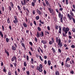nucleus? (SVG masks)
I'll return each instance as SVG.
<instances>
[{
  "label": "nucleus",
  "instance_id": "nucleus-1",
  "mask_svg": "<svg viewBox=\"0 0 75 75\" xmlns=\"http://www.w3.org/2000/svg\"><path fill=\"white\" fill-rule=\"evenodd\" d=\"M67 16L70 20H72V19H73L74 23H75V20L74 18H73V17H72L71 15H70L69 13H68Z\"/></svg>",
  "mask_w": 75,
  "mask_h": 75
},
{
  "label": "nucleus",
  "instance_id": "nucleus-2",
  "mask_svg": "<svg viewBox=\"0 0 75 75\" xmlns=\"http://www.w3.org/2000/svg\"><path fill=\"white\" fill-rule=\"evenodd\" d=\"M58 16L59 18H61L60 20L62 23H63V14H61L60 12L59 13Z\"/></svg>",
  "mask_w": 75,
  "mask_h": 75
},
{
  "label": "nucleus",
  "instance_id": "nucleus-3",
  "mask_svg": "<svg viewBox=\"0 0 75 75\" xmlns=\"http://www.w3.org/2000/svg\"><path fill=\"white\" fill-rule=\"evenodd\" d=\"M58 45H59L60 48H61L62 47V44L61 42V39H59V42L57 43Z\"/></svg>",
  "mask_w": 75,
  "mask_h": 75
},
{
  "label": "nucleus",
  "instance_id": "nucleus-4",
  "mask_svg": "<svg viewBox=\"0 0 75 75\" xmlns=\"http://www.w3.org/2000/svg\"><path fill=\"white\" fill-rule=\"evenodd\" d=\"M15 61L16 62L17 60V57L15 56H13V57L12 58H11V61L12 62H13L14 61Z\"/></svg>",
  "mask_w": 75,
  "mask_h": 75
},
{
  "label": "nucleus",
  "instance_id": "nucleus-5",
  "mask_svg": "<svg viewBox=\"0 0 75 75\" xmlns=\"http://www.w3.org/2000/svg\"><path fill=\"white\" fill-rule=\"evenodd\" d=\"M36 69H37V70H38V71H39V72H42V69L40 67H39V66H38L37 67Z\"/></svg>",
  "mask_w": 75,
  "mask_h": 75
},
{
  "label": "nucleus",
  "instance_id": "nucleus-6",
  "mask_svg": "<svg viewBox=\"0 0 75 75\" xmlns=\"http://www.w3.org/2000/svg\"><path fill=\"white\" fill-rule=\"evenodd\" d=\"M14 18L15 20L13 21V23L15 24H16V23H18V19H17V16H15Z\"/></svg>",
  "mask_w": 75,
  "mask_h": 75
},
{
  "label": "nucleus",
  "instance_id": "nucleus-7",
  "mask_svg": "<svg viewBox=\"0 0 75 75\" xmlns=\"http://www.w3.org/2000/svg\"><path fill=\"white\" fill-rule=\"evenodd\" d=\"M23 42V41L22 40L21 41V44L22 45V47H23L24 48V49H25V50L26 49V48H25V45L23 44V43H22Z\"/></svg>",
  "mask_w": 75,
  "mask_h": 75
},
{
  "label": "nucleus",
  "instance_id": "nucleus-8",
  "mask_svg": "<svg viewBox=\"0 0 75 75\" xmlns=\"http://www.w3.org/2000/svg\"><path fill=\"white\" fill-rule=\"evenodd\" d=\"M45 2L46 3V4L47 6H48L49 7H50V6H51L49 2H48V1H47V0H45Z\"/></svg>",
  "mask_w": 75,
  "mask_h": 75
},
{
  "label": "nucleus",
  "instance_id": "nucleus-9",
  "mask_svg": "<svg viewBox=\"0 0 75 75\" xmlns=\"http://www.w3.org/2000/svg\"><path fill=\"white\" fill-rule=\"evenodd\" d=\"M23 25L25 28H27V25L25 22H23Z\"/></svg>",
  "mask_w": 75,
  "mask_h": 75
},
{
  "label": "nucleus",
  "instance_id": "nucleus-10",
  "mask_svg": "<svg viewBox=\"0 0 75 75\" xmlns=\"http://www.w3.org/2000/svg\"><path fill=\"white\" fill-rule=\"evenodd\" d=\"M11 49L13 50V51H16V47L14 46V45H13Z\"/></svg>",
  "mask_w": 75,
  "mask_h": 75
},
{
  "label": "nucleus",
  "instance_id": "nucleus-11",
  "mask_svg": "<svg viewBox=\"0 0 75 75\" xmlns=\"http://www.w3.org/2000/svg\"><path fill=\"white\" fill-rule=\"evenodd\" d=\"M36 11H37V13H38V14H39V15H41V14L42 13L40 11V10H39V9H37Z\"/></svg>",
  "mask_w": 75,
  "mask_h": 75
},
{
  "label": "nucleus",
  "instance_id": "nucleus-12",
  "mask_svg": "<svg viewBox=\"0 0 75 75\" xmlns=\"http://www.w3.org/2000/svg\"><path fill=\"white\" fill-rule=\"evenodd\" d=\"M48 10H49V11L50 13L54 11V10L53 9H52L51 8H49Z\"/></svg>",
  "mask_w": 75,
  "mask_h": 75
},
{
  "label": "nucleus",
  "instance_id": "nucleus-13",
  "mask_svg": "<svg viewBox=\"0 0 75 75\" xmlns=\"http://www.w3.org/2000/svg\"><path fill=\"white\" fill-rule=\"evenodd\" d=\"M74 59H72L71 60V61H70V63L71 65H72V64H74Z\"/></svg>",
  "mask_w": 75,
  "mask_h": 75
},
{
  "label": "nucleus",
  "instance_id": "nucleus-14",
  "mask_svg": "<svg viewBox=\"0 0 75 75\" xmlns=\"http://www.w3.org/2000/svg\"><path fill=\"white\" fill-rule=\"evenodd\" d=\"M65 33H63V35L64 37H67V31H65Z\"/></svg>",
  "mask_w": 75,
  "mask_h": 75
},
{
  "label": "nucleus",
  "instance_id": "nucleus-15",
  "mask_svg": "<svg viewBox=\"0 0 75 75\" xmlns=\"http://www.w3.org/2000/svg\"><path fill=\"white\" fill-rule=\"evenodd\" d=\"M41 42L43 43L44 44H46L47 43V41H46V40H42Z\"/></svg>",
  "mask_w": 75,
  "mask_h": 75
},
{
  "label": "nucleus",
  "instance_id": "nucleus-16",
  "mask_svg": "<svg viewBox=\"0 0 75 75\" xmlns=\"http://www.w3.org/2000/svg\"><path fill=\"white\" fill-rule=\"evenodd\" d=\"M36 36L38 38H39V37H40V33H39V32H38V31L37 32V34L36 35Z\"/></svg>",
  "mask_w": 75,
  "mask_h": 75
},
{
  "label": "nucleus",
  "instance_id": "nucleus-17",
  "mask_svg": "<svg viewBox=\"0 0 75 75\" xmlns=\"http://www.w3.org/2000/svg\"><path fill=\"white\" fill-rule=\"evenodd\" d=\"M5 52H6V54H7V57H9V52H8L7 51V50H5Z\"/></svg>",
  "mask_w": 75,
  "mask_h": 75
},
{
  "label": "nucleus",
  "instance_id": "nucleus-18",
  "mask_svg": "<svg viewBox=\"0 0 75 75\" xmlns=\"http://www.w3.org/2000/svg\"><path fill=\"white\" fill-rule=\"evenodd\" d=\"M52 50L53 54H54V53H55V52H56V50H55V49H54V47H52Z\"/></svg>",
  "mask_w": 75,
  "mask_h": 75
},
{
  "label": "nucleus",
  "instance_id": "nucleus-19",
  "mask_svg": "<svg viewBox=\"0 0 75 75\" xmlns=\"http://www.w3.org/2000/svg\"><path fill=\"white\" fill-rule=\"evenodd\" d=\"M27 0H23V4L25 6L27 4Z\"/></svg>",
  "mask_w": 75,
  "mask_h": 75
},
{
  "label": "nucleus",
  "instance_id": "nucleus-20",
  "mask_svg": "<svg viewBox=\"0 0 75 75\" xmlns=\"http://www.w3.org/2000/svg\"><path fill=\"white\" fill-rule=\"evenodd\" d=\"M10 4L11 6V7L13 8H14V5L13 4V3L12 2H11Z\"/></svg>",
  "mask_w": 75,
  "mask_h": 75
},
{
  "label": "nucleus",
  "instance_id": "nucleus-21",
  "mask_svg": "<svg viewBox=\"0 0 75 75\" xmlns=\"http://www.w3.org/2000/svg\"><path fill=\"white\" fill-rule=\"evenodd\" d=\"M70 14L71 15V16L72 17H74V13H73L72 12L71 10L70 11Z\"/></svg>",
  "mask_w": 75,
  "mask_h": 75
},
{
  "label": "nucleus",
  "instance_id": "nucleus-22",
  "mask_svg": "<svg viewBox=\"0 0 75 75\" xmlns=\"http://www.w3.org/2000/svg\"><path fill=\"white\" fill-rule=\"evenodd\" d=\"M0 35L1 36L2 38H3V34L1 31H0Z\"/></svg>",
  "mask_w": 75,
  "mask_h": 75
},
{
  "label": "nucleus",
  "instance_id": "nucleus-23",
  "mask_svg": "<svg viewBox=\"0 0 75 75\" xmlns=\"http://www.w3.org/2000/svg\"><path fill=\"white\" fill-rule=\"evenodd\" d=\"M7 22V23L8 24H10V23L11 22H10V18H8Z\"/></svg>",
  "mask_w": 75,
  "mask_h": 75
},
{
  "label": "nucleus",
  "instance_id": "nucleus-24",
  "mask_svg": "<svg viewBox=\"0 0 75 75\" xmlns=\"http://www.w3.org/2000/svg\"><path fill=\"white\" fill-rule=\"evenodd\" d=\"M65 64V66L67 68H69V67H71V65H70L68 64Z\"/></svg>",
  "mask_w": 75,
  "mask_h": 75
},
{
  "label": "nucleus",
  "instance_id": "nucleus-25",
  "mask_svg": "<svg viewBox=\"0 0 75 75\" xmlns=\"http://www.w3.org/2000/svg\"><path fill=\"white\" fill-rule=\"evenodd\" d=\"M17 61H16V62L15 61V62L13 63V64H14V66L15 67H16L17 66Z\"/></svg>",
  "mask_w": 75,
  "mask_h": 75
},
{
  "label": "nucleus",
  "instance_id": "nucleus-26",
  "mask_svg": "<svg viewBox=\"0 0 75 75\" xmlns=\"http://www.w3.org/2000/svg\"><path fill=\"white\" fill-rule=\"evenodd\" d=\"M55 75H59V73L58 71L57 70L55 72Z\"/></svg>",
  "mask_w": 75,
  "mask_h": 75
},
{
  "label": "nucleus",
  "instance_id": "nucleus-27",
  "mask_svg": "<svg viewBox=\"0 0 75 75\" xmlns=\"http://www.w3.org/2000/svg\"><path fill=\"white\" fill-rule=\"evenodd\" d=\"M4 69H3V71L4 72H6V68L5 67H4Z\"/></svg>",
  "mask_w": 75,
  "mask_h": 75
},
{
  "label": "nucleus",
  "instance_id": "nucleus-28",
  "mask_svg": "<svg viewBox=\"0 0 75 75\" xmlns=\"http://www.w3.org/2000/svg\"><path fill=\"white\" fill-rule=\"evenodd\" d=\"M58 26H57V25L56 24L55 25V28L56 30H58Z\"/></svg>",
  "mask_w": 75,
  "mask_h": 75
},
{
  "label": "nucleus",
  "instance_id": "nucleus-29",
  "mask_svg": "<svg viewBox=\"0 0 75 75\" xmlns=\"http://www.w3.org/2000/svg\"><path fill=\"white\" fill-rule=\"evenodd\" d=\"M56 42H57V43H58V42H59V39H58V38L57 37H56Z\"/></svg>",
  "mask_w": 75,
  "mask_h": 75
},
{
  "label": "nucleus",
  "instance_id": "nucleus-30",
  "mask_svg": "<svg viewBox=\"0 0 75 75\" xmlns=\"http://www.w3.org/2000/svg\"><path fill=\"white\" fill-rule=\"evenodd\" d=\"M63 30L64 32H65V31H67V30H66V28L65 27H64L63 28Z\"/></svg>",
  "mask_w": 75,
  "mask_h": 75
},
{
  "label": "nucleus",
  "instance_id": "nucleus-31",
  "mask_svg": "<svg viewBox=\"0 0 75 75\" xmlns=\"http://www.w3.org/2000/svg\"><path fill=\"white\" fill-rule=\"evenodd\" d=\"M39 23H40L42 24H44V22L43 21H42V20H40L39 21Z\"/></svg>",
  "mask_w": 75,
  "mask_h": 75
},
{
  "label": "nucleus",
  "instance_id": "nucleus-32",
  "mask_svg": "<svg viewBox=\"0 0 75 75\" xmlns=\"http://www.w3.org/2000/svg\"><path fill=\"white\" fill-rule=\"evenodd\" d=\"M9 71L8 72V75H11V72L10 70H8Z\"/></svg>",
  "mask_w": 75,
  "mask_h": 75
},
{
  "label": "nucleus",
  "instance_id": "nucleus-33",
  "mask_svg": "<svg viewBox=\"0 0 75 75\" xmlns=\"http://www.w3.org/2000/svg\"><path fill=\"white\" fill-rule=\"evenodd\" d=\"M45 35H47V34H48V35H50V33H49V32H48V30H46L45 31Z\"/></svg>",
  "mask_w": 75,
  "mask_h": 75
},
{
  "label": "nucleus",
  "instance_id": "nucleus-34",
  "mask_svg": "<svg viewBox=\"0 0 75 75\" xmlns=\"http://www.w3.org/2000/svg\"><path fill=\"white\" fill-rule=\"evenodd\" d=\"M41 37H44V33L43 32V31H42L41 32Z\"/></svg>",
  "mask_w": 75,
  "mask_h": 75
},
{
  "label": "nucleus",
  "instance_id": "nucleus-35",
  "mask_svg": "<svg viewBox=\"0 0 75 75\" xmlns=\"http://www.w3.org/2000/svg\"><path fill=\"white\" fill-rule=\"evenodd\" d=\"M31 64H32L34 63V59L33 58H31Z\"/></svg>",
  "mask_w": 75,
  "mask_h": 75
},
{
  "label": "nucleus",
  "instance_id": "nucleus-36",
  "mask_svg": "<svg viewBox=\"0 0 75 75\" xmlns=\"http://www.w3.org/2000/svg\"><path fill=\"white\" fill-rule=\"evenodd\" d=\"M48 64H49V65H50L51 64V61L48 60Z\"/></svg>",
  "mask_w": 75,
  "mask_h": 75
},
{
  "label": "nucleus",
  "instance_id": "nucleus-37",
  "mask_svg": "<svg viewBox=\"0 0 75 75\" xmlns=\"http://www.w3.org/2000/svg\"><path fill=\"white\" fill-rule=\"evenodd\" d=\"M52 41L53 42H55V39H54V38L53 37H52Z\"/></svg>",
  "mask_w": 75,
  "mask_h": 75
},
{
  "label": "nucleus",
  "instance_id": "nucleus-38",
  "mask_svg": "<svg viewBox=\"0 0 75 75\" xmlns=\"http://www.w3.org/2000/svg\"><path fill=\"white\" fill-rule=\"evenodd\" d=\"M39 18H40V16H36V19L37 20H39Z\"/></svg>",
  "mask_w": 75,
  "mask_h": 75
},
{
  "label": "nucleus",
  "instance_id": "nucleus-39",
  "mask_svg": "<svg viewBox=\"0 0 75 75\" xmlns=\"http://www.w3.org/2000/svg\"><path fill=\"white\" fill-rule=\"evenodd\" d=\"M53 43H54V42H53L52 41H51L49 42V44L50 45H51Z\"/></svg>",
  "mask_w": 75,
  "mask_h": 75
},
{
  "label": "nucleus",
  "instance_id": "nucleus-40",
  "mask_svg": "<svg viewBox=\"0 0 75 75\" xmlns=\"http://www.w3.org/2000/svg\"><path fill=\"white\" fill-rule=\"evenodd\" d=\"M6 40L7 42H9V39H8V38H6Z\"/></svg>",
  "mask_w": 75,
  "mask_h": 75
},
{
  "label": "nucleus",
  "instance_id": "nucleus-41",
  "mask_svg": "<svg viewBox=\"0 0 75 75\" xmlns=\"http://www.w3.org/2000/svg\"><path fill=\"white\" fill-rule=\"evenodd\" d=\"M32 13L33 15H35V10H33Z\"/></svg>",
  "mask_w": 75,
  "mask_h": 75
},
{
  "label": "nucleus",
  "instance_id": "nucleus-42",
  "mask_svg": "<svg viewBox=\"0 0 75 75\" xmlns=\"http://www.w3.org/2000/svg\"><path fill=\"white\" fill-rule=\"evenodd\" d=\"M35 3L34 2H32V6H33V7H34V6H35Z\"/></svg>",
  "mask_w": 75,
  "mask_h": 75
},
{
  "label": "nucleus",
  "instance_id": "nucleus-43",
  "mask_svg": "<svg viewBox=\"0 0 75 75\" xmlns=\"http://www.w3.org/2000/svg\"><path fill=\"white\" fill-rule=\"evenodd\" d=\"M30 50H31V51H32L33 52L34 51V48H33L32 47H30Z\"/></svg>",
  "mask_w": 75,
  "mask_h": 75
},
{
  "label": "nucleus",
  "instance_id": "nucleus-44",
  "mask_svg": "<svg viewBox=\"0 0 75 75\" xmlns=\"http://www.w3.org/2000/svg\"><path fill=\"white\" fill-rule=\"evenodd\" d=\"M38 30L39 31H41V29L40 27H38Z\"/></svg>",
  "mask_w": 75,
  "mask_h": 75
},
{
  "label": "nucleus",
  "instance_id": "nucleus-45",
  "mask_svg": "<svg viewBox=\"0 0 75 75\" xmlns=\"http://www.w3.org/2000/svg\"><path fill=\"white\" fill-rule=\"evenodd\" d=\"M26 59H27L28 61H29V57L27 55L26 56Z\"/></svg>",
  "mask_w": 75,
  "mask_h": 75
},
{
  "label": "nucleus",
  "instance_id": "nucleus-46",
  "mask_svg": "<svg viewBox=\"0 0 75 75\" xmlns=\"http://www.w3.org/2000/svg\"><path fill=\"white\" fill-rule=\"evenodd\" d=\"M26 74L27 75H30V71H28L26 72Z\"/></svg>",
  "mask_w": 75,
  "mask_h": 75
},
{
  "label": "nucleus",
  "instance_id": "nucleus-47",
  "mask_svg": "<svg viewBox=\"0 0 75 75\" xmlns=\"http://www.w3.org/2000/svg\"><path fill=\"white\" fill-rule=\"evenodd\" d=\"M8 9L9 10V11H11V7L10 6H9Z\"/></svg>",
  "mask_w": 75,
  "mask_h": 75
},
{
  "label": "nucleus",
  "instance_id": "nucleus-48",
  "mask_svg": "<svg viewBox=\"0 0 75 75\" xmlns=\"http://www.w3.org/2000/svg\"><path fill=\"white\" fill-rule=\"evenodd\" d=\"M1 8L3 11L4 12V6H2Z\"/></svg>",
  "mask_w": 75,
  "mask_h": 75
},
{
  "label": "nucleus",
  "instance_id": "nucleus-49",
  "mask_svg": "<svg viewBox=\"0 0 75 75\" xmlns=\"http://www.w3.org/2000/svg\"><path fill=\"white\" fill-rule=\"evenodd\" d=\"M35 40L36 42H38V39L36 37L35 38Z\"/></svg>",
  "mask_w": 75,
  "mask_h": 75
},
{
  "label": "nucleus",
  "instance_id": "nucleus-50",
  "mask_svg": "<svg viewBox=\"0 0 75 75\" xmlns=\"http://www.w3.org/2000/svg\"><path fill=\"white\" fill-rule=\"evenodd\" d=\"M18 10H20V11H21V7H20V6H19L18 5Z\"/></svg>",
  "mask_w": 75,
  "mask_h": 75
},
{
  "label": "nucleus",
  "instance_id": "nucleus-51",
  "mask_svg": "<svg viewBox=\"0 0 75 75\" xmlns=\"http://www.w3.org/2000/svg\"><path fill=\"white\" fill-rule=\"evenodd\" d=\"M14 45L15 46V47H16V48H17V44L16 43H14Z\"/></svg>",
  "mask_w": 75,
  "mask_h": 75
},
{
  "label": "nucleus",
  "instance_id": "nucleus-52",
  "mask_svg": "<svg viewBox=\"0 0 75 75\" xmlns=\"http://www.w3.org/2000/svg\"><path fill=\"white\" fill-rule=\"evenodd\" d=\"M39 57H40V60L41 61H43V59H42V57H41V56H39Z\"/></svg>",
  "mask_w": 75,
  "mask_h": 75
},
{
  "label": "nucleus",
  "instance_id": "nucleus-53",
  "mask_svg": "<svg viewBox=\"0 0 75 75\" xmlns=\"http://www.w3.org/2000/svg\"><path fill=\"white\" fill-rule=\"evenodd\" d=\"M23 71H25V67H23Z\"/></svg>",
  "mask_w": 75,
  "mask_h": 75
},
{
  "label": "nucleus",
  "instance_id": "nucleus-54",
  "mask_svg": "<svg viewBox=\"0 0 75 75\" xmlns=\"http://www.w3.org/2000/svg\"><path fill=\"white\" fill-rule=\"evenodd\" d=\"M24 67H26L27 66V63H26V62H24Z\"/></svg>",
  "mask_w": 75,
  "mask_h": 75
},
{
  "label": "nucleus",
  "instance_id": "nucleus-55",
  "mask_svg": "<svg viewBox=\"0 0 75 75\" xmlns=\"http://www.w3.org/2000/svg\"><path fill=\"white\" fill-rule=\"evenodd\" d=\"M23 9L24 10V11H25V10L26 9V8L25 7V6H23Z\"/></svg>",
  "mask_w": 75,
  "mask_h": 75
},
{
  "label": "nucleus",
  "instance_id": "nucleus-56",
  "mask_svg": "<svg viewBox=\"0 0 75 75\" xmlns=\"http://www.w3.org/2000/svg\"><path fill=\"white\" fill-rule=\"evenodd\" d=\"M58 51L60 53H61V49H59L58 50Z\"/></svg>",
  "mask_w": 75,
  "mask_h": 75
},
{
  "label": "nucleus",
  "instance_id": "nucleus-57",
  "mask_svg": "<svg viewBox=\"0 0 75 75\" xmlns=\"http://www.w3.org/2000/svg\"><path fill=\"white\" fill-rule=\"evenodd\" d=\"M2 31H4V25H2Z\"/></svg>",
  "mask_w": 75,
  "mask_h": 75
},
{
  "label": "nucleus",
  "instance_id": "nucleus-58",
  "mask_svg": "<svg viewBox=\"0 0 75 75\" xmlns=\"http://www.w3.org/2000/svg\"><path fill=\"white\" fill-rule=\"evenodd\" d=\"M29 44L31 46H33V43L31 42H29Z\"/></svg>",
  "mask_w": 75,
  "mask_h": 75
},
{
  "label": "nucleus",
  "instance_id": "nucleus-59",
  "mask_svg": "<svg viewBox=\"0 0 75 75\" xmlns=\"http://www.w3.org/2000/svg\"><path fill=\"white\" fill-rule=\"evenodd\" d=\"M40 68H42V64H40L39 65Z\"/></svg>",
  "mask_w": 75,
  "mask_h": 75
},
{
  "label": "nucleus",
  "instance_id": "nucleus-60",
  "mask_svg": "<svg viewBox=\"0 0 75 75\" xmlns=\"http://www.w3.org/2000/svg\"><path fill=\"white\" fill-rule=\"evenodd\" d=\"M21 5H22V6H24V3H23V1H21Z\"/></svg>",
  "mask_w": 75,
  "mask_h": 75
},
{
  "label": "nucleus",
  "instance_id": "nucleus-61",
  "mask_svg": "<svg viewBox=\"0 0 75 75\" xmlns=\"http://www.w3.org/2000/svg\"><path fill=\"white\" fill-rule=\"evenodd\" d=\"M72 30L73 32H74V33H75V28H73L72 29Z\"/></svg>",
  "mask_w": 75,
  "mask_h": 75
},
{
  "label": "nucleus",
  "instance_id": "nucleus-62",
  "mask_svg": "<svg viewBox=\"0 0 75 75\" xmlns=\"http://www.w3.org/2000/svg\"><path fill=\"white\" fill-rule=\"evenodd\" d=\"M71 48H75V45H72L71 46Z\"/></svg>",
  "mask_w": 75,
  "mask_h": 75
},
{
  "label": "nucleus",
  "instance_id": "nucleus-63",
  "mask_svg": "<svg viewBox=\"0 0 75 75\" xmlns=\"http://www.w3.org/2000/svg\"><path fill=\"white\" fill-rule=\"evenodd\" d=\"M15 75H18V74L17 73V71H15Z\"/></svg>",
  "mask_w": 75,
  "mask_h": 75
},
{
  "label": "nucleus",
  "instance_id": "nucleus-64",
  "mask_svg": "<svg viewBox=\"0 0 75 75\" xmlns=\"http://www.w3.org/2000/svg\"><path fill=\"white\" fill-rule=\"evenodd\" d=\"M42 4H43L44 7L46 6V4H45V3H44V2H42Z\"/></svg>",
  "mask_w": 75,
  "mask_h": 75
}]
</instances>
